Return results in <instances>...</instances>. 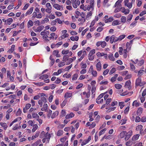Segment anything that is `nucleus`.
<instances>
[{"label":"nucleus","instance_id":"obj_1","mask_svg":"<svg viewBox=\"0 0 146 146\" xmlns=\"http://www.w3.org/2000/svg\"><path fill=\"white\" fill-rule=\"evenodd\" d=\"M141 78H137L136 81V86H141L144 85L146 83L145 82L144 84H143V83H141Z\"/></svg>","mask_w":146,"mask_h":146},{"label":"nucleus","instance_id":"obj_2","mask_svg":"<svg viewBox=\"0 0 146 146\" xmlns=\"http://www.w3.org/2000/svg\"><path fill=\"white\" fill-rule=\"evenodd\" d=\"M110 43L112 44L113 42H115L118 40V38L116 37L114 35H113L110 37Z\"/></svg>","mask_w":146,"mask_h":146},{"label":"nucleus","instance_id":"obj_3","mask_svg":"<svg viewBox=\"0 0 146 146\" xmlns=\"http://www.w3.org/2000/svg\"><path fill=\"white\" fill-rule=\"evenodd\" d=\"M127 133L126 131H123L121 132L120 135L119 137L120 138H123L124 136L125 135L126 137L125 138V139L126 141L128 140V137L127 135Z\"/></svg>","mask_w":146,"mask_h":146},{"label":"nucleus","instance_id":"obj_4","mask_svg":"<svg viewBox=\"0 0 146 146\" xmlns=\"http://www.w3.org/2000/svg\"><path fill=\"white\" fill-rule=\"evenodd\" d=\"M123 0H118L115 3L114 7H116L117 8H121V3Z\"/></svg>","mask_w":146,"mask_h":146},{"label":"nucleus","instance_id":"obj_5","mask_svg":"<svg viewBox=\"0 0 146 146\" xmlns=\"http://www.w3.org/2000/svg\"><path fill=\"white\" fill-rule=\"evenodd\" d=\"M91 139V136H89L88 137V139L86 140H84L83 141L81 145V146H83L85 145L87 143H88L90 140Z\"/></svg>","mask_w":146,"mask_h":146},{"label":"nucleus","instance_id":"obj_6","mask_svg":"<svg viewBox=\"0 0 146 146\" xmlns=\"http://www.w3.org/2000/svg\"><path fill=\"white\" fill-rule=\"evenodd\" d=\"M54 8L58 10H62L63 9V7H61L59 4H55L53 5Z\"/></svg>","mask_w":146,"mask_h":146},{"label":"nucleus","instance_id":"obj_7","mask_svg":"<svg viewBox=\"0 0 146 146\" xmlns=\"http://www.w3.org/2000/svg\"><path fill=\"white\" fill-rule=\"evenodd\" d=\"M96 68L97 70L98 71H100L101 70L102 68V65L100 62H98L96 65Z\"/></svg>","mask_w":146,"mask_h":146},{"label":"nucleus","instance_id":"obj_8","mask_svg":"<svg viewBox=\"0 0 146 146\" xmlns=\"http://www.w3.org/2000/svg\"><path fill=\"white\" fill-rule=\"evenodd\" d=\"M0 125L2 127H3L4 129H7L8 126L5 123H3L2 122H0Z\"/></svg>","mask_w":146,"mask_h":146},{"label":"nucleus","instance_id":"obj_9","mask_svg":"<svg viewBox=\"0 0 146 146\" xmlns=\"http://www.w3.org/2000/svg\"><path fill=\"white\" fill-rule=\"evenodd\" d=\"M139 135V134L134 135L132 138V141H135L137 140L138 139Z\"/></svg>","mask_w":146,"mask_h":146},{"label":"nucleus","instance_id":"obj_10","mask_svg":"<svg viewBox=\"0 0 146 146\" xmlns=\"http://www.w3.org/2000/svg\"><path fill=\"white\" fill-rule=\"evenodd\" d=\"M59 113L58 111H56L55 112H54L51 116V117L52 119H53L57 116Z\"/></svg>","mask_w":146,"mask_h":146},{"label":"nucleus","instance_id":"obj_11","mask_svg":"<svg viewBox=\"0 0 146 146\" xmlns=\"http://www.w3.org/2000/svg\"><path fill=\"white\" fill-rule=\"evenodd\" d=\"M33 9V7H31L26 13V15L31 14L32 12Z\"/></svg>","mask_w":146,"mask_h":146},{"label":"nucleus","instance_id":"obj_12","mask_svg":"<svg viewBox=\"0 0 146 146\" xmlns=\"http://www.w3.org/2000/svg\"><path fill=\"white\" fill-rule=\"evenodd\" d=\"M59 52L58 50H54L53 52V54L56 56L57 57H60V54H58Z\"/></svg>","mask_w":146,"mask_h":146},{"label":"nucleus","instance_id":"obj_13","mask_svg":"<svg viewBox=\"0 0 146 146\" xmlns=\"http://www.w3.org/2000/svg\"><path fill=\"white\" fill-rule=\"evenodd\" d=\"M74 116V114L72 113H71L69 115H66L65 116V118L66 119H69L73 117Z\"/></svg>","mask_w":146,"mask_h":146},{"label":"nucleus","instance_id":"obj_14","mask_svg":"<svg viewBox=\"0 0 146 146\" xmlns=\"http://www.w3.org/2000/svg\"><path fill=\"white\" fill-rule=\"evenodd\" d=\"M48 77V75L47 74H45L39 77V78L42 80H44L45 79L47 78Z\"/></svg>","mask_w":146,"mask_h":146},{"label":"nucleus","instance_id":"obj_15","mask_svg":"<svg viewBox=\"0 0 146 146\" xmlns=\"http://www.w3.org/2000/svg\"><path fill=\"white\" fill-rule=\"evenodd\" d=\"M86 55V51H84L83 52V54L82 56L78 59V60L79 61H81L82 59Z\"/></svg>","mask_w":146,"mask_h":146},{"label":"nucleus","instance_id":"obj_16","mask_svg":"<svg viewBox=\"0 0 146 146\" xmlns=\"http://www.w3.org/2000/svg\"><path fill=\"white\" fill-rule=\"evenodd\" d=\"M15 47V45H13L11 48L10 49H9L7 51L9 53H11L14 50V48Z\"/></svg>","mask_w":146,"mask_h":146},{"label":"nucleus","instance_id":"obj_17","mask_svg":"<svg viewBox=\"0 0 146 146\" xmlns=\"http://www.w3.org/2000/svg\"><path fill=\"white\" fill-rule=\"evenodd\" d=\"M142 111L143 109L142 108H139L137 111V115H140L142 113Z\"/></svg>","mask_w":146,"mask_h":146},{"label":"nucleus","instance_id":"obj_18","mask_svg":"<svg viewBox=\"0 0 146 146\" xmlns=\"http://www.w3.org/2000/svg\"><path fill=\"white\" fill-rule=\"evenodd\" d=\"M108 58L110 60L114 61L115 60V58L113 56L112 54H110L108 56Z\"/></svg>","mask_w":146,"mask_h":146},{"label":"nucleus","instance_id":"obj_19","mask_svg":"<svg viewBox=\"0 0 146 146\" xmlns=\"http://www.w3.org/2000/svg\"><path fill=\"white\" fill-rule=\"evenodd\" d=\"M41 142V140L40 139L37 140L35 142L31 145L32 146H37Z\"/></svg>","mask_w":146,"mask_h":146},{"label":"nucleus","instance_id":"obj_20","mask_svg":"<svg viewBox=\"0 0 146 146\" xmlns=\"http://www.w3.org/2000/svg\"><path fill=\"white\" fill-rule=\"evenodd\" d=\"M72 96V93H68V92L66 93L64 96V97L65 98H68Z\"/></svg>","mask_w":146,"mask_h":146},{"label":"nucleus","instance_id":"obj_21","mask_svg":"<svg viewBox=\"0 0 146 146\" xmlns=\"http://www.w3.org/2000/svg\"><path fill=\"white\" fill-rule=\"evenodd\" d=\"M13 19L11 18H9L7 20L6 23L7 24L10 25L11 23L13 22Z\"/></svg>","mask_w":146,"mask_h":146},{"label":"nucleus","instance_id":"obj_22","mask_svg":"<svg viewBox=\"0 0 146 146\" xmlns=\"http://www.w3.org/2000/svg\"><path fill=\"white\" fill-rule=\"evenodd\" d=\"M33 83L35 85L38 86H42L45 84L44 83L42 82L38 83H36L34 82Z\"/></svg>","mask_w":146,"mask_h":146},{"label":"nucleus","instance_id":"obj_23","mask_svg":"<svg viewBox=\"0 0 146 146\" xmlns=\"http://www.w3.org/2000/svg\"><path fill=\"white\" fill-rule=\"evenodd\" d=\"M119 22L117 20H116L113 21L112 23V25L113 26L119 25Z\"/></svg>","mask_w":146,"mask_h":146},{"label":"nucleus","instance_id":"obj_24","mask_svg":"<svg viewBox=\"0 0 146 146\" xmlns=\"http://www.w3.org/2000/svg\"><path fill=\"white\" fill-rule=\"evenodd\" d=\"M113 20V17H110L109 19H107L105 21V23H107L108 22H111Z\"/></svg>","mask_w":146,"mask_h":146},{"label":"nucleus","instance_id":"obj_25","mask_svg":"<svg viewBox=\"0 0 146 146\" xmlns=\"http://www.w3.org/2000/svg\"><path fill=\"white\" fill-rule=\"evenodd\" d=\"M114 86L115 88L117 89H121L122 87V85L119 84H115Z\"/></svg>","mask_w":146,"mask_h":146},{"label":"nucleus","instance_id":"obj_26","mask_svg":"<svg viewBox=\"0 0 146 146\" xmlns=\"http://www.w3.org/2000/svg\"><path fill=\"white\" fill-rule=\"evenodd\" d=\"M69 56L68 55H64L63 57L62 61L64 62H66L67 61L68 59Z\"/></svg>","mask_w":146,"mask_h":146},{"label":"nucleus","instance_id":"obj_27","mask_svg":"<svg viewBox=\"0 0 146 146\" xmlns=\"http://www.w3.org/2000/svg\"><path fill=\"white\" fill-rule=\"evenodd\" d=\"M94 6L91 5H88L87 6V10H88V11L90 10V9H92V10H93L94 9Z\"/></svg>","mask_w":146,"mask_h":146},{"label":"nucleus","instance_id":"obj_28","mask_svg":"<svg viewBox=\"0 0 146 146\" xmlns=\"http://www.w3.org/2000/svg\"><path fill=\"white\" fill-rule=\"evenodd\" d=\"M35 27H34L33 28L34 31L35 32H40L42 31L39 26L36 29H35Z\"/></svg>","mask_w":146,"mask_h":146},{"label":"nucleus","instance_id":"obj_29","mask_svg":"<svg viewBox=\"0 0 146 146\" xmlns=\"http://www.w3.org/2000/svg\"><path fill=\"white\" fill-rule=\"evenodd\" d=\"M106 128H105L104 129L101 130L99 133V135L100 136L101 135H102L104 133L105 131L106 130Z\"/></svg>","mask_w":146,"mask_h":146},{"label":"nucleus","instance_id":"obj_30","mask_svg":"<svg viewBox=\"0 0 146 146\" xmlns=\"http://www.w3.org/2000/svg\"><path fill=\"white\" fill-rule=\"evenodd\" d=\"M77 0H72L71 1L72 3V6L73 7L76 8L77 7V5H76V1Z\"/></svg>","mask_w":146,"mask_h":146},{"label":"nucleus","instance_id":"obj_31","mask_svg":"<svg viewBox=\"0 0 146 146\" xmlns=\"http://www.w3.org/2000/svg\"><path fill=\"white\" fill-rule=\"evenodd\" d=\"M38 127L37 124H35L34 125V127L32 129V131L33 132H35L36 130L37 129Z\"/></svg>","mask_w":146,"mask_h":146},{"label":"nucleus","instance_id":"obj_32","mask_svg":"<svg viewBox=\"0 0 146 146\" xmlns=\"http://www.w3.org/2000/svg\"><path fill=\"white\" fill-rule=\"evenodd\" d=\"M63 131L62 130H59L57 132V135L58 136H60L63 134Z\"/></svg>","mask_w":146,"mask_h":146},{"label":"nucleus","instance_id":"obj_33","mask_svg":"<svg viewBox=\"0 0 146 146\" xmlns=\"http://www.w3.org/2000/svg\"><path fill=\"white\" fill-rule=\"evenodd\" d=\"M120 11H121L123 13H124L125 14V15H127L128 14V12L127 11H126V9L124 7H121L120 9Z\"/></svg>","mask_w":146,"mask_h":146},{"label":"nucleus","instance_id":"obj_34","mask_svg":"<svg viewBox=\"0 0 146 146\" xmlns=\"http://www.w3.org/2000/svg\"><path fill=\"white\" fill-rule=\"evenodd\" d=\"M143 126L141 125H138L136 128V130L137 131H140L142 129Z\"/></svg>","mask_w":146,"mask_h":146},{"label":"nucleus","instance_id":"obj_35","mask_svg":"<svg viewBox=\"0 0 146 146\" xmlns=\"http://www.w3.org/2000/svg\"><path fill=\"white\" fill-rule=\"evenodd\" d=\"M137 22L136 21H134L129 26V27L131 28H132L134 27L137 23Z\"/></svg>","mask_w":146,"mask_h":146},{"label":"nucleus","instance_id":"obj_36","mask_svg":"<svg viewBox=\"0 0 146 146\" xmlns=\"http://www.w3.org/2000/svg\"><path fill=\"white\" fill-rule=\"evenodd\" d=\"M132 105L133 106H135L136 107H137L139 106V104L137 101H135L133 102Z\"/></svg>","mask_w":146,"mask_h":146},{"label":"nucleus","instance_id":"obj_37","mask_svg":"<svg viewBox=\"0 0 146 146\" xmlns=\"http://www.w3.org/2000/svg\"><path fill=\"white\" fill-rule=\"evenodd\" d=\"M115 70H116L115 68H112V69L110 70V72H109V74L110 75L112 74L115 72Z\"/></svg>","mask_w":146,"mask_h":146},{"label":"nucleus","instance_id":"obj_38","mask_svg":"<svg viewBox=\"0 0 146 146\" xmlns=\"http://www.w3.org/2000/svg\"><path fill=\"white\" fill-rule=\"evenodd\" d=\"M91 72L92 75L94 77H96L97 76V73L96 71L93 70Z\"/></svg>","mask_w":146,"mask_h":146},{"label":"nucleus","instance_id":"obj_39","mask_svg":"<svg viewBox=\"0 0 146 146\" xmlns=\"http://www.w3.org/2000/svg\"><path fill=\"white\" fill-rule=\"evenodd\" d=\"M73 59L72 58H68L67 60L66 65H68L71 63L73 61Z\"/></svg>","mask_w":146,"mask_h":146},{"label":"nucleus","instance_id":"obj_40","mask_svg":"<svg viewBox=\"0 0 146 146\" xmlns=\"http://www.w3.org/2000/svg\"><path fill=\"white\" fill-rule=\"evenodd\" d=\"M125 36V35H121L120 36L119 38H118V40H121L122 39L124 38Z\"/></svg>","mask_w":146,"mask_h":146},{"label":"nucleus","instance_id":"obj_41","mask_svg":"<svg viewBox=\"0 0 146 146\" xmlns=\"http://www.w3.org/2000/svg\"><path fill=\"white\" fill-rule=\"evenodd\" d=\"M52 113V111L49 110L48 111V114H47V116L49 118H50L51 116V114Z\"/></svg>","mask_w":146,"mask_h":146},{"label":"nucleus","instance_id":"obj_42","mask_svg":"<svg viewBox=\"0 0 146 146\" xmlns=\"http://www.w3.org/2000/svg\"><path fill=\"white\" fill-rule=\"evenodd\" d=\"M95 49H93L91 51L89 52L88 55L92 56L93 54H94L95 52Z\"/></svg>","mask_w":146,"mask_h":146},{"label":"nucleus","instance_id":"obj_43","mask_svg":"<svg viewBox=\"0 0 146 146\" xmlns=\"http://www.w3.org/2000/svg\"><path fill=\"white\" fill-rule=\"evenodd\" d=\"M69 36V35L68 34L65 33L63 34L61 36V38L64 39L66 37H68Z\"/></svg>","mask_w":146,"mask_h":146},{"label":"nucleus","instance_id":"obj_44","mask_svg":"<svg viewBox=\"0 0 146 146\" xmlns=\"http://www.w3.org/2000/svg\"><path fill=\"white\" fill-rule=\"evenodd\" d=\"M127 119H122L120 123H121V125H123L126 123Z\"/></svg>","mask_w":146,"mask_h":146},{"label":"nucleus","instance_id":"obj_45","mask_svg":"<svg viewBox=\"0 0 146 146\" xmlns=\"http://www.w3.org/2000/svg\"><path fill=\"white\" fill-rule=\"evenodd\" d=\"M141 121L142 122H146V116L142 117L141 119Z\"/></svg>","mask_w":146,"mask_h":146},{"label":"nucleus","instance_id":"obj_46","mask_svg":"<svg viewBox=\"0 0 146 146\" xmlns=\"http://www.w3.org/2000/svg\"><path fill=\"white\" fill-rule=\"evenodd\" d=\"M104 93H102L100 94L97 98L96 99V100H99L100 99L102 98L103 96L104 95Z\"/></svg>","mask_w":146,"mask_h":146},{"label":"nucleus","instance_id":"obj_47","mask_svg":"<svg viewBox=\"0 0 146 146\" xmlns=\"http://www.w3.org/2000/svg\"><path fill=\"white\" fill-rule=\"evenodd\" d=\"M130 65L131 67V69L133 71L135 69V67L133 64L130 63Z\"/></svg>","mask_w":146,"mask_h":146},{"label":"nucleus","instance_id":"obj_48","mask_svg":"<svg viewBox=\"0 0 146 146\" xmlns=\"http://www.w3.org/2000/svg\"><path fill=\"white\" fill-rule=\"evenodd\" d=\"M40 100L44 103H46L47 102L46 98L44 97H41Z\"/></svg>","mask_w":146,"mask_h":146},{"label":"nucleus","instance_id":"obj_49","mask_svg":"<svg viewBox=\"0 0 146 146\" xmlns=\"http://www.w3.org/2000/svg\"><path fill=\"white\" fill-rule=\"evenodd\" d=\"M126 18L125 17L123 16L122 17L121 19V22L123 23H125L126 21Z\"/></svg>","mask_w":146,"mask_h":146},{"label":"nucleus","instance_id":"obj_50","mask_svg":"<svg viewBox=\"0 0 146 146\" xmlns=\"http://www.w3.org/2000/svg\"><path fill=\"white\" fill-rule=\"evenodd\" d=\"M46 6L47 8H52V6L50 3H47L46 4Z\"/></svg>","mask_w":146,"mask_h":146},{"label":"nucleus","instance_id":"obj_51","mask_svg":"<svg viewBox=\"0 0 146 146\" xmlns=\"http://www.w3.org/2000/svg\"><path fill=\"white\" fill-rule=\"evenodd\" d=\"M69 52V50H63L62 52V53L63 54H67Z\"/></svg>","mask_w":146,"mask_h":146},{"label":"nucleus","instance_id":"obj_52","mask_svg":"<svg viewBox=\"0 0 146 146\" xmlns=\"http://www.w3.org/2000/svg\"><path fill=\"white\" fill-rule=\"evenodd\" d=\"M101 46L102 48H104L105 46L106 45V43L105 41H104L102 42H101Z\"/></svg>","mask_w":146,"mask_h":146},{"label":"nucleus","instance_id":"obj_53","mask_svg":"<svg viewBox=\"0 0 146 146\" xmlns=\"http://www.w3.org/2000/svg\"><path fill=\"white\" fill-rule=\"evenodd\" d=\"M80 8L81 9H82L85 11L87 10V7H84L83 4H82L80 6Z\"/></svg>","mask_w":146,"mask_h":146},{"label":"nucleus","instance_id":"obj_54","mask_svg":"<svg viewBox=\"0 0 146 146\" xmlns=\"http://www.w3.org/2000/svg\"><path fill=\"white\" fill-rule=\"evenodd\" d=\"M21 111L20 108H19L16 113V115L17 116L19 115H21Z\"/></svg>","mask_w":146,"mask_h":146},{"label":"nucleus","instance_id":"obj_55","mask_svg":"<svg viewBox=\"0 0 146 146\" xmlns=\"http://www.w3.org/2000/svg\"><path fill=\"white\" fill-rule=\"evenodd\" d=\"M51 9L52 8H47L45 9V11L46 13H50L52 12Z\"/></svg>","mask_w":146,"mask_h":146},{"label":"nucleus","instance_id":"obj_56","mask_svg":"<svg viewBox=\"0 0 146 146\" xmlns=\"http://www.w3.org/2000/svg\"><path fill=\"white\" fill-rule=\"evenodd\" d=\"M28 26L30 25V27L33 26V21L31 20H30L28 22Z\"/></svg>","mask_w":146,"mask_h":146},{"label":"nucleus","instance_id":"obj_57","mask_svg":"<svg viewBox=\"0 0 146 146\" xmlns=\"http://www.w3.org/2000/svg\"><path fill=\"white\" fill-rule=\"evenodd\" d=\"M31 104H26L25 106V108L26 110H28L31 107Z\"/></svg>","mask_w":146,"mask_h":146},{"label":"nucleus","instance_id":"obj_58","mask_svg":"<svg viewBox=\"0 0 146 146\" xmlns=\"http://www.w3.org/2000/svg\"><path fill=\"white\" fill-rule=\"evenodd\" d=\"M108 82L107 81H102L100 82V85H102V84L106 85V84H108Z\"/></svg>","mask_w":146,"mask_h":146},{"label":"nucleus","instance_id":"obj_59","mask_svg":"<svg viewBox=\"0 0 146 146\" xmlns=\"http://www.w3.org/2000/svg\"><path fill=\"white\" fill-rule=\"evenodd\" d=\"M78 74H74L73 77L72 78V80H76L77 79V78L78 77Z\"/></svg>","mask_w":146,"mask_h":146},{"label":"nucleus","instance_id":"obj_60","mask_svg":"<svg viewBox=\"0 0 146 146\" xmlns=\"http://www.w3.org/2000/svg\"><path fill=\"white\" fill-rule=\"evenodd\" d=\"M111 98H109L107 99L106 101V104H108L111 101Z\"/></svg>","mask_w":146,"mask_h":146},{"label":"nucleus","instance_id":"obj_61","mask_svg":"<svg viewBox=\"0 0 146 146\" xmlns=\"http://www.w3.org/2000/svg\"><path fill=\"white\" fill-rule=\"evenodd\" d=\"M92 11H90L89 13H88L86 16V19H87L90 16H91L92 15Z\"/></svg>","mask_w":146,"mask_h":146},{"label":"nucleus","instance_id":"obj_62","mask_svg":"<svg viewBox=\"0 0 146 146\" xmlns=\"http://www.w3.org/2000/svg\"><path fill=\"white\" fill-rule=\"evenodd\" d=\"M119 52L120 55H122L123 54L122 51L123 50V49L122 47H119Z\"/></svg>","mask_w":146,"mask_h":146},{"label":"nucleus","instance_id":"obj_63","mask_svg":"<svg viewBox=\"0 0 146 146\" xmlns=\"http://www.w3.org/2000/svg\"><path fill=\"white\" fill-rule=\"evenodd\" d=\"M144 62V61L143 60H142L140 61L138 63V65L139 66H141Z\"/></svg>","mask_w":146,"mask_h":146},{"label":"nucleus","instance_id":"obj_64","mask_svg":"<svg viewBox=\"0 0 146 146\" xmlns=\"http://www.w3.org/2000/svg\"><path fill=\"white\" fill-rule=\"evenodd\" d=\"M146 14V11H142L140 14H139V16L141 17L143 16V15L145 14Z\"/></svg>","mask_w":146,"mask_h":146}]
</instances>
